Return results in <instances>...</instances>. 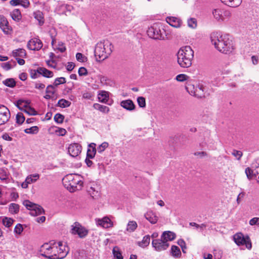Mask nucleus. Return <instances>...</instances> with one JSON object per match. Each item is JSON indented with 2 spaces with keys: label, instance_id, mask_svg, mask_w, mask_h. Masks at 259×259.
<instances>
[{
  "label": "nucleus",
  "instance_id": "f257e3e1",
  "mask_svg": "<svg viewBox=\"0 0 259 259\" xmlns=\"http://www.w3.org/2000/svg\"><path fill=\"white\" fill-rule=\"evenodd\" d=\"M210 39L215 48L221 53L230 54L235 49L233 41L228 34L212 33L210 35Z\"/></svg>",
  "mask_w": 259,
  "mask_h": 259
},
{
  "label": "nucleus",
  "instance_id": "f03ea898",
  "mask_svg": "<svg viewBox=\"0 0 259 259\" xmlns=\"http://www.w3.org/2000/svg\"><path fill=\"white\" fill-rule=\"evenodd\" d=\"M193 57L194 52L189 46L181 47L177 53L178 63L181 67L191 66Z\"/></svg>",
  "mask_w": 259,
  "mask_h": 259
},
{
  "label": "nucleus",
  "instance_id": "7ed1b4c3",
  "mask_svg": "<svg viewBox=\"0 0 259 259\" xmlns=\"http://www.w3.org/2000/svg\"><path fill=\"white\" fill-rule=\"evenodd\" d=\"M113 46L108 40H104L98 42L94 50L97 60H104L108 57L112 52Z\"/></svg>",
  "mask_w": 259,
  "mask_h": 259
},
{
  "label": "nucleus",
  "instance_id": "20e7f679",
  "mask_svg": "<svg viewBox=\"0 0 259 259\" xmlns=\"http://www.w3.org/2000/svg\"><path fill=\"white\" fill-rule=\"evenodd\" d=\"M63 180L64 185L71 192L81 190L83 186L82 177L79 175H68Z\"/></svg>",
  "mask_w": 259,
  "mask_h": 259
},
{
  "label": "nucleus",
  "instance_id": "39448f33",
  "mask_svg": "<svg viewBox=\"0 0 259 259\" xmlns=\"http://www.w3.org/2000/svg\"><path fill=\"white\" fill-rule=\"evenodd\" d=\"M39 252L40 256L48 259H59L57 246L46 243L40 246Z\"/></svg>",
  "mask_w": 259,
  "mask_h": 259
},
{
  "label": "nucleus",
  "instance_id": "423d86ee",
  "mask_svg": "<svg viewBox=\"0 0 259 259\" xmlns=\"http://www.w3.org/2000/svg\"><path fill=\"white\" fill-rule=\"evenodd\" d=\"M165 30H161L157 24H154L148 28L147 31L148 35L151 38L158 40H164L165 39Z\"/></svg>",
  "mask_w": 259,
  "mask_h": 259
},
{
  "label": "nucleus",
  "instance_id": "0eeeda50",
  "mask_svg": "<svg viewBox=\"0 0 259 259\" xmlns=\"http://www.w3.org/2000/svg\"><path fill=\"white\" fill-rule=\"evenodd\" d=\"M23 204L29 210H30V214L32 216H36L44 213L45 211L43 208L36 204L31 202L28 200H25L23 201Z\"/></svg>",
  "mask_w": 259,
  "mask_h": 259
},
{
  "label": "nucleus",
  "instance_id": "6e6552de",
  "mask_svg": "<svg viewBox=\"0 0 259 259\" xmlns=\"http://www.w3.org/2000/svg\"><path fill=\"white\" fill-rule=\"evenodd\" d=\"M23 204L29 210H30V214L32 216H36L44 213L45 211L43 208L36 204L31 202L28 200H25L23 201Z\"/></svg>",
  "mask_w": 259,
  "mask_h": 259
},
{
  "label": "nucleus",
  "instance_id": "1a4fd4ad",
  "mask_svg": "<svg viewBox=\"0 0 259 259\" xmlns=\"http://www.w3.org/2000/svg\"><path fill=\"white\" fill-rule=\"evenodd\" d=\"M23 204L29 210H30V214L32 216H36L44 213L45 211L43 208L36 204L31 202L28 200H25L23 201Z\"/></svg>",
  "mask_w": 259,
  "mask_h": 259
},
{
  "label": "nucleus",
  "instance_id": "9d476101",
  "mask_svg": "<svg viewBox=\"0 0 259 259\" xmlns=\"http://www.w3.org/2000/svg\"><path fill=\"white\" fill-rule=\"evenodd\" d=\"M234 240L235 243L240 246L245 245L246 247L250 249L252 247L251 242L248 236H244L241 233H236L234 235Z\"/></svg>",
  "mask_w": 259,
  "mask_h": 259
},
{
  "label": "nucleus",
  "instance_id": "9b49d317",
  "mask_svg": "<svg viewBox=\"0 0 259 259\" xmlns=\"http://www.w3.org/2000/svg\"><path fill=\"white\" fill-rule=\"evenodd\" d=\"M245 173L249 179L255 178L259 182V160L253 163L251 167H247L245 169Z\"/></svg>",
  "mask_w": 259,
  "mask_h": 259
},
{
  "label": "nucleus",
  "instance_id": "f8f14e48",
  "mask_svg": "<svg viewBox=\"0 0 259 259\" xmlns=\"http://www.w3.org/2000/svg\"><path fill=\"white\" fill-rule=\"evenodd\" d=\"M71 233L74 235L77 234L80 238H83L88 235L89 231L79 223L75 222L74 226H72Z\"/></svg>",
  "mask_w": 259,
  "mask_h": 259
},
{
  "label": "nucleus",
  "instance_id": "ddd939ff",
  "mask_svg": "<svg viewBox=\"0 0 259 259\" xmlns=\"http://www.w3.org/2000/svg\"><path fill=\"white\" fill-rule=\"evenodd\" d=\"M168 242L165 241L161 238L159 239H153L152 241V246L157 251H161L166 250L169 246Z\"/></svg>",
  "mask_w": 259,
  "mask_h": 259
},
{
  "label": "nucleus",
  "instance_id": "4468645a",
  "mask_svg": "<svg viewBox=\"0 0 259 259\" xmlns=\"http://www.w3.org/2000/svg\"><path fill=\"white\" fill-rule=\"evenodd\" d=\"M43 44L38 38H33L29 40L27 46L28 49L33 51H38L42 47Z\"/></svg>",
  "mask_w": 259,
  "mask_h": 259
},
{
  "label": "nucleus",
  "instance_id": "2eb2a0df",
  "mask_svg": "<svg viewBox=\"0 0 259 259\" xmlns=\"http://www.w3.org/2000/svg\"><path fill=\"white\" fill-rule=\"evenodd\" d=\"M58 254L59 256V259L64 258L68 253L69 249L67 245V243L62 242L58 243Z\"/></svg>",
  "mask_w": 259,
  "mask_h": 259
},
{
  "label": "nucleus",
  "instance_id": "dca6fc26",
  "mask_svg": "<svg viewBox=\"0 0 259 259\" xmlns=\"http://www.w3.org/2000/svg\"><path fill=\"white\" fill-rule=\"evenodd\" d=\"M0 28L6 34H9L12 31L7 19L3 15H0Z\"/></svg>",
  "mask_w": 259,
  "mask_h": 259
},
{
  "label": "nucleus",
  "instance_id": "f3484780",
  "mask_svg": "<svg viewBox=\"0 0 259 259\" xmlns=\"http://www.w3.org/2000/svg\"><path fill=\"white\" fill-rule=\"evenodd\" d=\"M81 151V146L77 143L70 144L68 148V153L73 157L77 156Z\"/></svg>",
  "mask_w": 259,
  "mask_h": 259
},
{
  "label": "nucleus",
  "instance_id": "a211bd4d",
  "mask_svg": "<svg viewBox=\"0 0 259 259\" xmlns=\"http://www.w3.org/2000/svg\"><path fill=\"white\" fill-rule=\"evenodd\" d=\"M88 192L93 199H97L100 197L99 188L97 184L92 183L89 187Z\"/></svg>",
  "mask_w": 259,
  "mask_h": 259
},
{
  "label": "nucleus",
  "instance_id": "6ab92c4d",
  "mask_svg": "<svg viewBox=\"0 0 259 259\" xmlns=\"http://www.w3.org/2000/svg\"><path fill=\"white\" fill-rule=\"evenodd\" d=\"M166 21L170 25L176 28L180 27L182 24V20L180 18L175 17H167Z\"/></svg>",
  "mask_w": 259,
  "mask_h": 259
},
{
  "label": "nucleus",
  "instance_id": "aec40b11",
  "mask_svg": "<svg viewBox=\"0 0 259 259\" xmlns=\"http://www.w3.org/2000/svg\"><path fill=\"white\" fill-rule=\"evenodd\" d=\"M120 105L123 108L128 111H133L135 109V105L130 99L122 101Z\"/></svg>",
  "mask_w": 259,
  "mask_h": 259
},
{
  "label": "nucleus",
  "instance_id": "412c9836",
  "mask_svg": "<svg viewBox=\"0 0 259 259\" xmlns=\"http://www.w3.org/2000/svg\"><path fill=\"white\" fill-rule=\"evenodd\" d=\"M11 114L8 108H5V110L0 112V120L2 123H5L8 121Z\"/></svg>",
  "mask_w": 259,
  "mask_h": 259
},
{
  "label": "nucleus",
  "instance_id": "4be33fe9",
  "mask_svg": "<svg viewBox=\"0 0 259 259\" xmlns=\"http://www.w3.org/2000/svg\"><path fill=\"white\" fill-rule=\"evenodd\" d=\"M161 237V239L168 242L169 241L174 240L176 237V235L172 232L167 231L163 232Z\"/></svg>",
  "mask_w": 259,
  "mask_h": 259
},
{
  "label": "nucleus",
  "instance_id": "5701e85b",
  "mask_svg": "<svg viewBox=\"0 0 259 259\" xmlns=\"http://www.w3.org/2000/svg\"><path fill=\"white\" fill-rule=\"evenodd\" d=\"M144 216L146 220L152 224H156L158 221V217L152 211H148L145 214Z\"/></svg>",
  "mask_w": 259,
  "mask_h": 259
},
{
  "label": "nucleus",
  "instance_id": "b1692460",
  "mask_svg": "<svg viewBox=\"0 0 259 259\" xmlns=\"http://www.w3.org/2000/svg\"><path fill=\"white\" fill-rule=\"evenodd\" d=\"M96 152V144L95 143L90 144L87 150V158L93 159L95 157Z\"/></svg>",
  "mask_w": 259,
  "mask_h": 259
},
{
  "label": "nucleus",
  "instance_id": "393cba45",
  "mask_svg": "<svg viewBox=\"0 0 259 259\" xmlns=\"http://www.w3.org/2000/svg\"><path fill=\"white\" fill-rule=\"evenodd\" d=\"M38 73L40 75L46 78H51L54 76V73L53 71H50L45 67H38Z\"/></svg>",
  "mask_w": 259,
  "mask_h": 259
},
{
  "label": "nucleus",
  "instance_id": "a878e982",
  "mask_svg": "<svg viewBox=\"0 0 259 259\" xmlns=\"http://www.w3.org/2000/svg\"><path fill=\"white\" fill-rule=\"evenodd\" d=\"M97 224L104 228H109L112 225L111 221L107 217H104L101 220H99Z\"/></svg>",
  "mask_w": 259,
  "mask_h": 259
},
{
  "label": "nucleus",
  "instance_id": "bb28decb",
  "mask_svg": "<svg viewBox=\"0 0 259 259\" xmlns=\"http://www.w3.org/2000/svg\"><path fill=\"white\" fill-rule=\"evenodd\" d=\"M225 5L232 8H236L240 5L242 0H220Z\"/></svg>",
  "mask_w": 259,
  "mask_h": 259
},
{
  "label": "nucleus",
  "instance_id": "cd10ccee",
  "mask_svg": "<svg viewBox=\"0 0 259 259\" xmlns=\"http://www.w3.org/2000/svg\"><path fill=\"white\" fill-rule=\"evenodd\" d=\"M150 242V236L149 235L143 237L141 241H138L137 244L141 248H145L149 246Z\"/></svg>",
  "mask_w": 259,
  "mask_h": 259
},
{
  "label": "nucleus",
  "instance_id": "c85d7f7f",
  "mask_svg": "<svg viewBox=\"0 0 259 259\" xmlns=\"http://www.w3.org/2000/svg\"><path fill=\"white\" fill-rule=\"evenodd\" d=\"M33 16L34 18L38 21V25L42 26L44 25L45 20L44 14L42 12L40 11H37L33 13Z\"/></svg>",
  "mask_w": 259,
  "mask_h": 259
},
{
  "label": "nucleus",
  "instance_id": "c756f323",
  "mask_svg": "<svg viewBox=\"0 0 259 259\" xmlns=\"http://www.w3.org/2000/svg\"><path fill=\"white\" fill-rule=\"evenodd\" d=\"M30 103L29 100H24L22 99L18 100L15 103V105L21 110H23V108H27Z\"/></svg>",
  "mask_w": 259,
  "mask_h": 259
},
{
  "label": "nucleus",
  "instance_id": "7c9ffc66",
  "mask_svg": "<svg viewBox=\"0 0 259 259\" xmlns=\"http://www.w3.org/2000/svg\"><path fill=\"white\" fill-rule=\"evenodd\" d=\"M204 88L202 85H199L195 88V91H194V96L199 98L204 97Z\"/></svg>",
  "mask_w": 259,
  "mask_h": 259
},
{
  "label": "nucleus",
  "instance_id": "2f4dec72",
  "mask_svg": "<svg viewBox=\"0 0 259 259\" xmlns=\"http://www.w3.org/2000/svg\"><path fill=\"white\" fill-rule=\"evenodd\" d=\"M12 19L16 22H19L22 18V15L20 11L16 9L14 10L10 14Z\"/></svg>",
  "mask_w": 259,
  "mask_h": 259
},
{
  "label": "nucleus",
  "instance_id": "473e14b6",
  "mask_svg": "<svg viewBox=\"0 0 259 259\" xmlns=\"http://www.w3.org/2000/svg\"><path fill=\"white\" fill-rule=\"evenodd\" d=\"M98 99L100 102L106 103L109 100L108 93L106 91H101L98 94Z\"/></svg>",
  "mask_w": 259,
  "mask_h": 259
},
{
  "label": "nucleus",
  "instance_id": "72a5a7b5",
  "mask_svg": "<svg viewBox=\"0 0 259 259\" xmlns=\"http://www.w3.org/2000/svg\"><path fill=\"white\" fill-rule=\"evenodd\" d=\"M170 253L172 256L176 258H180L182 255L181 251L179 247L176 245H172Z\"/></svg>",
  "mask_w": 259,
  "mask_h": 259
},
{
  "label": "nucleus",
  "instance_id": "f704fd0d",
  "mask_svg": "<svg viewBox=\"0 0 259 259\" xmlns=\"http://www.w3.org/2000/svg\"><path fill=\"white\" fill-rule=\"evenodd\" d=\"M214 18L218 21H223V10L220 9H214L212 12Z\"/></svg>",
  "mask_w": 259,
  "mask_h": 259
},
{
  "label": "nucleus",
  "instance_id": "c9c22d12",
  "mask_svg": "<svg viewBox=\"0 0 259 259\" xmlns=\"http://www.w3.org/2000/svg\"><path fill=\"white\" fill-rule=\"evenodd\" d=\"M93 107L95 109L105 113H108L110 110L108 107L98 103H95Z\"/></svg>",
  "mask_w": 259,
  "mask_h": 259
},
{
  "label": "nucleus",
  "instance_id": "e433bc0d",
  "mask_svg": "<svg viewBox=\"0 0 259 259\" xmlns=\"http://www.w3.org/2000/svg\"><path fill=\"white\" fill-rule=\"evenodd\" d=\"M15 66H16V63L13 60L1 64V66L6 71L11 69Z\"/></svg>",
  "mask_w": 259,
  "mask_h": 259
},
{
  "label": "nucleus",
  "instance_id": "4c0bfd02",
  "mask_svg": "<svg viewBox=\"0 0 259 259\" xmlns=\"http://www.w3.org/2000/svg\"><path fill=\"white\" fill-rule=\"evenodd\" d=\"M12 54L13 56L15 57H23L26 55V51L24 49L21 48L13 51Z\"/></svg>",
  "mask_w": 259,
  "mask_h": 259
},
{
  "label": "nucleus",
  "instance_id": "58836bf2",
  "mask_svg": "<svg viewBox=\"0 0 259 259\" xmlns=\"http://www.w3.org/2000/svg\"><path fill=\"white\" fill-rule=\"evenodd\" d=\"M137 224L135 221H129L127 225L126 231L130 232H133L137 229Z\"/></svg>",
  "mask_w": 259,
  "mask_h": 259
},
{
  "label": "nucleus",
  "instance_id": "ea45409f",
  "mask_svg": "<svg viewBox=\"0 0 259 259\" xmlns=\"http://www.w3.org/2000/svg\"><path fill=\"white\" fill-rule=\"evenodd\" d=\"M3 83L7 87L13 88L16 86V82L14 78H9L3 80Z\"/></svg>",
  "mask_w": 259,
  "mask_h": 259
},
{
  "label": "nucleus",
  "instance_id": "a19ab883",
  "mask_svg": "<svg viewBox=\"0 0 259 259\" xmlns=\"http://www.w3.org/2000/svg\"><path fill=\"white\" fill-rule=\"evenodd\" d=\"M71 104L70 101L64 99H61L58 101L56 106L61 108H66L69 107Z\"/></svg>",
  "mask_w": 259,
  "mask_h": 259
},
{
  "label": "nucleus",
  "instance_id": "79ce46f5",
  "mask_svg": "<svg viewBox=\"0 0 259 259\" xmlns=\"http://www.w3.org/2000/svg\"><path fill=\"white\" fill-rule=\"evenodd\" d=\"M9 210L12 214L18 213L19 211V205L16 203H11L9 205Z\"/></svg>",
  "mask_w": 259,
  "mask_h": 259
},
{
  "label": "nucleus",
  "instance_id": "37998d69",
  "mask_svg": "<svg viewBox=\"0 0 259 259\" xmlns=\"http://www.w3.org/2000/svg\"><path fill=\"white\" fill-rule=\"evenodd\" d=\"M39 178V175L38 174L30 175L26 178V183H29V184L33 183L36 182Z\"/></svg>",
  "mask_w": 259,
  "mask_h": 259
},
{
  "label": "nucleus",
  "instance_id": "c03bdc74",
  "mask_svg": "<svg viewBox=\"0 0 259 259\" xmlns=\"http://www.w3.org/2000/svg\"><path fill=\"white\" fill-rule=\"evenodd\" d=\"M112 252L114 257L116 259H123L121 253L117 246H115L113 248Z\"/></svg>",
  "mask_w": 259,
  "mask_h": 259
},
{
  "label": "nucleus",
  "instance_id": "a18cd8bd",
  "mask_svg": "<svg viewBox=\"0 0 259 259\" xmlns=\"http://www.w3.org/2000/svg\"><path fill=\"white\" fill-rule=\"evenodd\" d=\"M39 131V128L37 126H32L24 130V132L26 134H36Z\"/></svg>",
  "mask_w": 259,
  "mask_h": 259
},
{
  "label": "nucleus",
  "instance_id": "49530a36",
  "mask_svg": "<svg viewBox=\"0 0 259 259\" xmlns=\"http://www.w3.org/2000/svg\"><path fill=\"white\" fill-rule=\"evenodd\" d=\"M16 123L19 124H22L25 121V117L21 112H19L16 115Z\"/></svg>",
  "mask_w": 259,
  "mask_h": 259
},
{
  "label": "nucleus",
  "instance_id": "de8ad7c7",
  "mask_svg": "<svg viewBox=\"0 0 259 259\" xmlns=\"http://www.w3.org/2000/svg\"><path fill=\"white\" fill-rule=\"evenodd\" d=\"M66 82V78L64 77H58L55 79L53 85L57 87L61 84H64Z\"/></svg>",
  "mask_w": 259,
  "mask_h": 259
},
{
  "label": "nucleus",
  "instance_id": "09e8293b",
  "mask_svg": "<svg viewBox=\"0 0 259 259\" xmlns=\"http://www.w3.org/2000/svg\"><path fill=\"white\" fill-rule=\"evenodd\" d=\"M64 116L60 113H57L54 116V120L58 123H62L64 119Z\"/></svg>",
  "mask_w": 259,
  "mask_h": 259
},
{
  "label": "nucleus",
  "instance_id": "8fccbe9b",
  "mask_svg": "<svg viewBox=\"0 0 259 259\" xmlns=\"http://www.w3.org/2000/svg\"><path fill=\"white\" fill-rule=\"evenodd\" d=\"M39 71H38V67L37 69H30L29 73L30 75V77L32 79H35L40 76V74L38 73Z\"/></svg>",
  "mask_w": 259,
  "mask_h": 259
},
{
  "label": "nucleus",
  "instance_id": "3c124183",
  "mask_svg": "<svg viewBox=\"0 0 259 259\" xmlns=\"http://www.w3.org/2000/svg\"><path fill=\"white\" fill-rule=\"evenodd\" d=\"M13 223V220L11 218H5L3 219V224L6 227H10Z\"/></svg>",
  "mask_w": 259,
  "mask_h": 259
},
{
  "label": "nucleus",
  "instance_id": "603ef678",
  "mask_svg": "<svg viewBox=\"0 0 259 259\" xmlns=\"http://www.w3.org/2000/svg\"><path fill=\"white\" fill-rule=\"evenodd\" d=\"M188 25L189 27L195 28L197 26V21L196 19L191 18L187 21Z\"/></svg>",
  "mask_w": 259,
  "mask_h": 259
},
{
  "label": "nucleus",
  "instance_id": "864d4df0",
  "mask_svg": "<svg viewBox=\"0 0 259 259\" xmlns=\"http://www.w3.org/2000/svg\"><path fill=\"white\" fill-rule=\"evenodd\" d=\"M137 102L140 107L145 108L146 107V100L145 98L139 97L137 98Z\"/></svg>",
  "mask_w": 259,
  "mask_h": 259
},
{
  "label": "nucleus",
  "instance_id": "5fc2aeb1",
  "mask_svg": "<svg viewBox=\"0 0 259 259\" xmlns=\"http://www.w3.org/2000/svg\"><path fill=\"white\" fill-rule=\"evenodd\" d=\"M76 58L77 60L80 62H85L87 61L88 58L80 53H77L76 54Z\"/></svg>",
  "mask_w": 259,
  "mask_h": 259
},
{
  "label": "nucleus",
  "instance_id": "6e6d98bb",
  "mask_svg": "<svg viewBox=\"0 0 259 259\" xmlns=\"http://www.w3.org/2000/svg\"><path fill=\"white\" fill-rule=\"evenodd\" d=\"M26 108V109L24 111L28 114L30 115H36L37 114V111H36L33 108L30 107L29 105L28 106V107Z\"/></svg>",
  "mask_w": 259,
  "mask_h": 259
},
{
  "label": "nucleus",
  "instance_id": "4d7b16f0",
  "mask_svg": "<svg viewBox=\"0 0 259 259\" xmlns=\"http://www.w3.org/2000/svg\"><path fill=\"white\" fill-rule=\"evenodd\" d=\"M109 146V144L107 142H104L102 143L99 147L97 148V151L99 153H102L103 152L106 148H107Z\"/></svg>",
  "mask_w": 259,
  "mask_h": 259
},
{
  "label": "nucleus",
  "instance_id": "13d9d810",
  "mask_svg": "<svg viewBox=\"0 0 259 259\" xmlns=\"http://www.w3.org/2000/svg\"><path fill=\"white\" fill-rule=\"evenodd\" d=\"M46 93L53 95L55 93V87L52 84L48 85L46 90Z\"/></svg>",
  "mask_w": 259,
  "mask_h": 259
},
{
  "label": "nucleus",
  "instance_id": "bf43d9fd",
  "mask_svg": "<svg viewBox=\"0 0 259 259\" xmlns=\"http://www.w3.org/2000/svg\"><path fill=\"white\" fill-rule=\"evenodd\" d=\"M23 231V228L21 224H18L14 228V232L17 234H21Z\"/></svg>",
  "mask_w": 259,
  "mask_h": 259
},
{
  "label": "nucleus",
  "instance_id": "052dcab7",
  "mask_svg": "<svg viewBox=\"0 0 259 259\" xmlns=\"http://www.w3.org/2000/svg\"><path fill=\"white\" fill-rule=\"evenodd\" d=\"M60 8L64 11L66 10L67 12H71L73 10L72 6L68 4L62 5Z\"/></svg>",
  "mask_w": 259,
  "mask_h": 259
},
{
  "label": "nucleus",
  "instance_id": "680f3d73",
  "mask_svg": "<svg viewBox=\"0 0 259 259\" xmlns=\"http://www.w3.org/2000/svg\"><path fill=\"white\" fill-rule=\"evenodd\" d=\"M188 78V76L184 74H180L176 76V80L178 81H184Z\"/></svg>",
  "mask_w": 259,
  "mask_h": 259
},
{
  "label": "nucleus",
  "instance_id": "e2e57ef3",
  "mask_svg": "<svg viewBox=\"0 0 259 259\" xmlns=\"http://www.w3.org/2000/svg\"><path fill=\"white\" fill-rule=\"evenodd\" d=\"M232 154L236 157L237 159L240 160L241 157L242 156V152L240 151H238L237 150H233Z\"/></svg>",
  "mask_w": 259,
  "mask_h": 259
},
{
  "label": "nucleus",
  "instance_id": "0e129e2a",
  "mask_svg": "<svg viewBox=\"0 0 259 259\" xmlns=\"http://www.w3.org/2000/svg\"><path fill=\"white\" fill-rule=\"evenodd\" d=\"M0 179L2 181L8 179V175L6 171L4 169H0Z\"/></svg>",
  "mask_w": 259,
  "mask_h": 259
},
{
  "label": "nucleus",
  "instance_id": "69168bd1",
  "mask_svg": "<svg viewBox=\"0 0 259 259\" xmlns=\"http://www.w3.org/2000/svg\"><path fill=\"white\" fill-rule=\"evenodd\" d=\"M78 74L79 76H86L88 75V72L87 69L83 67H81L79 68L78 71Z\"/></svg>",
  "mask_w": 259,
  "mask_h": 259
},
{
  "label": "nucleus",
  "instance_id": "338daca9",
  "mask_svg": "<svg viewBox=\"0 0 259 259\" xmlns=\"http://www.w3.org/2000/svg\"><path fill=\"white\" fill-rule=\"evenodd\" d=\"M56 133L59 135V136H64L66 133H67L65 129L63 128H60L58 127V130L56 131Z\"/></svg>",
  "mask_w": 259,
  "mask_h": 259
},
{
  "label": "nucleus",
  "instance_id": "774afa93",
  "mask_svg": "<svg viewBox=\"0 0 259 259\" xmlns=\"http://www.w3.org/2000/svg\"><path fill=\"white\" fill-rule=\"evenodd\" d=\"M249 224L251 226L259 225V218H253L249 221Z\"/></svg>",
  "mask_w": 259,
  "mask_h": 259
}]
</instances>
